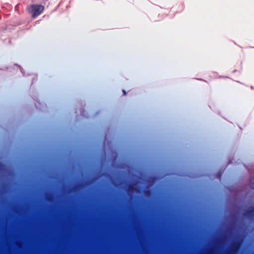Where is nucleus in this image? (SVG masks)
Returning a JSON list of instances; mask_svg holds the SVG:
<instances>
[{
  "label": "nucleus",
  "mask_w": 254,
  "mask_h": 254,
  "mask_svg": "<svg viewBox=\"0 0 254 254\" xmlns=\"http://www.w3.org/2000/svg\"><path fill=\"white\" fill-rule=\"evenodd\" d=\"M44 7L40 4H32L28 6V11L32 17L35 18L39 15L44 10Z\"/></svg>",
  "instance_id": "nucleus-1"
},
{
  "label": "nucleus",
  "mask_w": 254,
  "mask_h": 254,
  "mask_svg": "<svg viewBox=\"0 0 254 254\" xmlns=\"http://www.w3.org/2000/svg\"><path fill=\"white\" fill-rule=\"evenodd\" d=\"M242 240L234 241L225 254H237L242 244Z\"/></svg>",
  "instance_id": "nucleus-2"
},
{
  "label": "nucleus",
  "mask_w": 254,
  "mask_h": 254,
  "mask_svg": "<svg viewBox=\"0 0 254 254\" xmlns=\"http://www.w3.org/2000/svg\"><path fill=\"white\" fill-rule=\"evenodd\" d=\"M243 215L251 221L254 220V206H251L246 209L244 211Z\"/></svg>",
  "instance_id": "nucleus-3"
},
{
  "label": "nucleus",
  "mask_w": 254,
  "mask_h": 254,
  "mask_svg": "<svg viewBox=\"0 0 254 254\" xmlns=\"http://www.w3.org/2000/svg\"><path fill=\"white\" fill-rule=\"evenodd\" d=\"M127 191L128 192H129V191H137L138 190L135 187L134 185H133V184H130V185H128V186H127Z\"/></svg>",
  "instance_id": "nucleus-4"
},
{
  "label": "nucleus",
  "mask_w": 254,
  "mask_h": 254,
  "mask_svg": "<svg viewBox=\"0 0 254 254\" xmlns=\"http://www.w3.org/2000/svg\"><path fill=\"white\" fill-rule=\"evenodd\" d=\"M82 187L81 185H78L74 187H73L72 189H71L70 191H76L77 190H78L79 189H80Z\"/></svg>",
  "instance_id": "nucleus-5"
},
{
  "label": "nucleus",
  "mask_w": 254,
  "mask_h": 254,
  "mask_svg": "<svg viewBox=\"0 0 254 254\" xmlns=\"http://www.w3.org/2000/svg\"><path fill=\"white\" fill-rule=\"evenodd\" d=\"M250 186L252 189H254V177L250 179Z\"/></svg>",
  "instance_id": "nucleus-6"
},
{
  "label": "nucleus",
  "mask_w": 254,
  "mask_h": 254,
  "mask_svg": "<svg viewBox=\"0 0 254 254\" xmlns=\"http://www.w3.org/2000/svg\"><path fill=\"white\" fill-rule=\"evenodd\" d=\"M145 193L146 194H149L150 193V191L149 190H146L145 191Z\"/></svg>",
  "instance_id": "nucleus-7"
},
{
  "label": "nucleus",
  "mask_w": 254,
  "mask_h": 254,
  "mask_svg": "<svg viewBox=\"0 0 254 254\" xmlns=\"http://www.w3.org/2000/svg\"><path fill=\"white\" fill-rule=\"evenodd\" d=\"M217 178H219V179H220V178H221V175L220 174H218L217 175Z\"/></svg>",
  "instance_id": "nucleus-8"
},
{
  "label": "nucleus",
  "mask_w": 254,
  "mask_h": 254,
  "mask_svg": "<svg viewBox=\"0 0 254 254\" xmlns=\"http://www.w3.org/2000/svg\"><path fill=\"white\" fill-rule=\"evenodd\" d=\"M123 93H124V94L125 95H126L127 94V93H126V91H125V90H123Z\"/></svg>",
  "instance_id": "nucleus-9"
},
{
  "label": "nucleus",
  "mask_w": 254,
  "mask_h": 254,
  "mask_svg": "<svg viewBox=\"0 0 254 254\" xmlns=\"http://www.w3.org/2000/svg\"><path fill=\"white\" fill-rule=\"evenodd\" d=\"M48 200H49V202H50V193H49V198H48Z\"/></svg>",
  "instance_id": "nucleus-10"
},
{
  "label": "nucleus",
  "mask_w": 254,
  "mask_h": 254,
  "mask_svg": "<svg viewBox=\"0 0 254 254\" xmlns=\"http://www.w3.org/2000/svg\"><path fill=\"white\" fill-rule=\"evenodd\" d=\"M1 167H2V165H1V164L0 163V169H1Z\"/></svg>",
  "instance_id": "nucleus-11"
}]
</instances>
